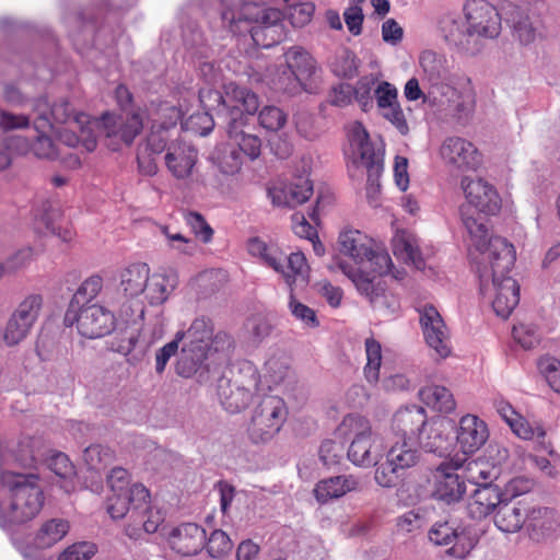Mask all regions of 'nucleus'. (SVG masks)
I'll list each match as a JSON object with an SVG mask.
<instances>
[{"mask_svg":"<svg viewBox=\"0 0 560 560\" xmlns=\"http://www.w3.org/2000/svg\"><path fill=\"white\" fill-rule=\"evenodd\" d=\"M463 470V480L475 485L488 483L492 478V467L483 459H471L468 462H454Z\"/></svg>","mask_w":560,"mask_h":560,"instance_id":"obj_44","label":"nucleus"},{"mask_svg":"<svg viewBox=\"0 0 560 560\" xmlns=\"http://www.w3.org/2000/svg\"><path fill=\"white\" fill-rule=\"evenodd\" d=\"M419 320L427 346L440 359L452 354L451 332L440 312L433 305L419 310Z\"/></svg>","mask_w":560,"mask_h":560,"instance_id":"obj_16","label":"nucleus"},{"mask_svg":"<svg viewBox=\"0 0 560 560\" xmlns=\"http://www.w3.org/2000/svg\"><path fill=\"white\" fill-rule=\"evenodd\" d=\"M166 540L177 555L192 557L205 547L206 530L195 523H184L171 528L166 534Z\"/></svg>","mask_w":560,"mask_h":560,"instance_id":"obj_25","label":"nucleus"},{"mask_svg":"<svg viewBox=\"0 0 560 560\" xmlns=\"http://www.w3.org/2000/svg\"><path fill=\"white\" fill-rule=\"evenodd\" d=\"M502 501V493L498 487L490 483L481 485L471 495L467 511L472 518L481 520L493 511L497 512Z\"/></svg>","mask_w":560,"mask_h":560,"instance_id":"obj_36","label":"nucleus"},{"mask_svg":"<svg viewBox=\"0 0 560 560\" xmlns=\"http://www.w3.org/2000/svg\"><path fill=\"white\" fill-rule=\"evenodd\" d=\"M442 158L456 168L475 172L482 164V154L469 140L462 137H448L441 147Z\"/></svg>","mask_w":560,"mask_h":560,"instance_id":"obj_24","label":"nucleus"},{"mask_svg":"<svg viewBox=\"0 0 560 560\" xmlns=\"http://www.w3.org/2000/svg\"><path fill=\"white\" fill-rule=\"evenodd\" d=\"M176 284L174 277L162 273L149 275V281L144 290L145 299L152 305L162 304L168 299Z\"/></svg>","mask_w":560,"mask_h":560,"instance_id":"obj_42","label":"nucleus"},{"mask_svg":"<svg viewBox=\"0 0 560 560\" xmlns=\"http://www.w3.org/2000/svg\"><path fill=\"white\" fill-rule=\"evenodd\" d=\"M250 36L256 46L269 48L279 44L285 36L283 25L253 26Z\"/></svg>","mask_w":560,"mask_h":560,"instance_id":"obj_52","label":"nucleus"},{"mask_svg":"<svg viewBox=\"0 0 560 560\" xmlns=\"http://www.w3.org/2000/svg\"><path fill=\"white\" fill-rule=\"evenodd\" d=\"M165 164L173 175H191L198 161V151L186 142H176L168 147Z\"/></svg>","mask_w":560,"mask_h":560,"instance_id":"obj_35","label":"nucleus"},{"mask_svg":"<svg viewBox=\"0 0 560 560\" xmlns=\"http://www.w3.org/2000/svg\"><path fill=\"white\" fill-rule=\"evenodd\" d=\"M529 504L522 500H502L495 514L494 524L503 533H517L526 523Z\"/></svg>","mask_w":560,"mask_h":560,"instance_id":"obj_32","label":"nucleus"},{"mask_svg":"<svg viewBox=\"0 0 560 560\" xmlns=\"http://www.w3.org/2000/svg\"><path fill=\"white\" fill-rule=\"evenodd\" d=\"M539 7L540 8L536 5L534 9H528L527 11L513 3H508L506 7H504L505 19L512 26L513 36L523 45L532 44L541 35L544 25L537 12L544 8V4L540 3Z\"/></svg>","mask_w":560,"mask_h":560,"instance_id":"obj_22","label":"nucleus"},{"mask_svg":"<svg viewBox=\"0 0 560 560\" xmlns=\"http://www.w3.org/2000/svg\"><path fill=\"white\" fill-rule=\"evenodd\" d=\"M537 368L550 388L560 393V360L545 355L538 360Z\"/></svg>","mask_w":560,"mask_h":560,"instance_id":"obj_58","label":"nucleus"},{"mask_svg":"<svg viewBox=\"0 0 560 560\" xmlns=\"http://www.w3.org/2000/svg\"><path fill=\"white\" fill-rule=\"evenodd\" d=\"M44 299L42 294H27L12 312L21 322H25L31 327L37 322L43 308Z\"/></svg>","mask_w":560,"mask_h":560,"instance_id":"obj_47","label":"nucleus"},{"mask_svg":"<svg viewBox=\"0 0 560 560\" xmlns=\"http://www.w3.org/2000/svg\"><path fill=\"white\" fill-rule=\"evenodd\" d=\"M31 226L37 234H52L66 243L74 236L69 226L62 225L61 207L55 200H44L33 207Z\"/></svg>","mask_w":560,"mask_h":560,"instance_id":"obj_20","label":"nucleus"},{"mask_svg":"<svg viewBox=\"0 0 560 560\" xmlns=\"http://www.w3.org/2000/svg\"><path fill=\"white\" fill-rule=\"evenodd\" d=\"M340 268L354 283L357 290L370 300L375 310L383 312L385 315H392L398 311V299L386 292L382 279L370 277L368 273L354 270L345 264H340Z\"/></svg>","mask_w":560,"mask_h":560,"instance_id":"obj_15","label":"nucleus"},{"mask_svg":"<svg viewBox=\"0 0 560 560\" xmlns=\"http://www.w3.org/2000/svg\"><path fill=\"white\" fill-rule=\"evenodd\" d=\"M494 407L500 417L506 422L512 431L523 440L534 441L539 448L548 451L552 457H559L551 448L549 443L546 441V431L539 424H530L524 419L512 405L503 399H498L494 402Z\"/></svg>","mask_w":560,"mask_h":560,"instance_id":"obj_21","label":"nucleus"},{"mask_svg":"<svg viewBox=\"0 0 560 560\" xmlns=\"http://www.w3.org/2000/svg\"><path fill=\"white\" fill-rule=\"evenodd\" d=\"M459 466L454 460L441 463L432 476V497L444 504L458 503L466 493V483L458 474Z\"/></svg>","mask_w":560,"mask_h":560,"instance_id":"obj_17","label":"nucleus"},{"mask_svg":"<svg viewBox=\"0 0 560 560\" xmlns=\"http://www.w3.org/2000/svg\"><path fill=\"white\" fill-rule=\"evenodd\" d=\"M330 68L337 77L351 79L358 73L357 57L351 50L342 48L335 54Z\"/></svg>","mask_w":560,"mask_h":560,"instance_id":"obj_48","label":"nucleus"},{"mask_svg":"<svg viewBox=\"0 0 560 560\" xmlns=\"http://www.w3.org/2000/svg\"><path fill=\"white\" fill-rule=\"evenodd\" d=\"M358 487L359 480L354 476L341 475L318 481L314 489V495L319 503H326L357 490Z\"/></svg>","mask_w":560,"mask_h":560,"instance_id":"obj_37","label":"nucleus"},{"mask_svg":"<svg viewBox=\"0 0 560 560\" xmlns=\"http://www.w3.org/2000/svg\"><path fill=\"white\" fill-rule=\"evenodd\" d=\"M213 335V325L206 317L196 318L186 331H177V338L183 341L180 357L176 371L180 376L189 377L207 358L209 342Z\"/></svg>","mask_w":560,"mask_h":560,"instance_id":"obj_7","label":"nucleus"},{"mask_svg":"<svg viewBox=\"0 0 560 560\" xmlns=\"http://www.w3.org/2000/svg\"><path fill=\"white\" fill-rule=\"evenodd\" d=\"M462 187L468 205L460 208L462 221L464 222V212L472 217L488 228L480 213L488 215L497 214L501 209V197L495 187L487 180L486 177H464ZM491 237L487 236L488 242Z\"/></svg>","mask_w":560,"mask_h":560,"instance_id":"obj_10","label":"nucleus"},{"mask_svg":"<svg viewBox=\"0 0 560 560\" xmlns=\"http://www.w3.org/2000/svg\"><path fill=\"white\" fill-rule=\"evenodd\" d=\"M70 530V523L60 517L47 520L40 524L33 538L35 549H48L61 541Z\"/></svg>","mask_w":560,"mask_h":560,"instance_id":"obj_39","label":"nucleus"},{"mask_svg":"<svg viewBox=\"0 0 560 560\" xmlns=\"http://www.w3.org/2000/svg\"><path fill=\"white\" fill-rule=\"evenodd\" d=\"M364 265L369 267L377 278L392 276L395 280H401L405 271L394 267L392 258L386 249L374 244L372 253L368 256Z\"/></svg>","mask_w":560,"mask_h":560,"instance_id":"obj_43","label":"nucleus"},{"mask_svg":"<svg viewBox=\"0 0 560 560\" xmlns=\"http://www.w3.org/2000/svg\"><path fill=\"white\" fill-rule=\"evenodd\" d=\"M248 253L258 257L262 264L282 276L290 287L288 307L291 315L306 328H317L319 320L316 312L300 302L293 294V287L308 282L310 267L303 253H291L285 255L277 245L266 244L258 237L248 241Z\"/></svg>","mask_w":560,"mask_h":560,"instance_id":"obj_3","label":"nucleus"},{"mask_svg":"<svg viewBox=\"0 0 560 560\" xmlns=\"http://www.w3.org/2000/svg\"><path fill=\"white\" fill-rule=\"evenodd\" d=\"M288 410L284 400L275 395L265 396L254 408L248 434L255 443L270 441L282 428Z\"/></svg>","mask_w":560,"mask_h":560,"instance_id":"obj_12","label":"nucleus"},{"mask_svg":"<svg viewBox=\"0 0 560 560\" xmlns=\"http://www.w3.org/2000/svg\"><path fill=\"white\" fill-rule=\"evenodd\" d=\"M35 109L38 112V116L45 113L50 119L51 124H67L73 120V109L67 100H60L54 103L50 107L47 98H38L35 104Z\"/></svg>","mask_w":560,"mask_h":560,"instance_id":"obj_46","label":"nucleus"},{"mask_svg":"<svg viewBox=\"0 0 560 560\" xmlns=\"http://www.w3.org/2000/svg\"><path fill=\"white\" fill-rule=\"evenodd\" d=\"M97 551L95 544L80 541L68 546L59 556L58 560H91Z\"/></svg>","mask_w":560,"mask_h":560,"instance_id":"obj_62","label":"nucleus"},{"mask_svg":"<svg viewBox=\"0 0 560 560\" xmlns=\"http://www.w3.org/2000/svg\"><path fill=\"white\" fill-rule=\"evenodd\" d=\"M447 90L451 93L447 101L453 118L459 125L466 126L476 110V92L471 80L468 77H462L456 82V86H447Z\"/></svg>","mask_w":560,"mask_h":560,"instance_id":"obj_26","label":"nucleus"},{"mask_svg":"<svg viewBox=\"0 0 560 560\" xmlns=\"http://www.w3.org/2000/svg\"><path fill=\"white\" fill-rule=\"evenodd\" d=\"M143 505L131 510L130 523H127L125 527L126 535L131 539H139L144 533H155L164 521L163 513L150 504V499H147Z\"/></svg>","mask_w":560,"mask_h":560,"instance_id":"obj_31","label":"nucleus"},{"mask_svg":"<svg viewBox=\"0 0 560 560\" xmlns=\"http://www.w3.org/2000/svg\"><path fill=\"white\" fill-rule=\"evenodd\" d=\"M249 124L232 125L226 127V133L237 149L218 152L213 160L222 175H237L244 164V156L248 161H256L261 154V139L246 131Z\"/></svg>","mask_w":560,"mask_h":560,"instance_id":"obj_9","label":"nucleus"},{"mask_svg":"<svg viewBox=\"0 0 560 560\" xmlns=\"http://www.w3.org/2000/svg\"><path fill=\"white\" fill-rule=\"evenodd\" d=\"M147 499H150L149 490L143 485L135 482L129 491L110 492L107 497L106 510L112 518L120 520L127 516L130 523L131 510L144 506Z\"/></svg>","mask_w":560,"mask_h":560,"instance_id":"obj_28","label":"nucleus"},{"mask_svg":"<svg viewBox=\"0 0 560 560\" xmlns=\"http://www.w3.org/2000/svg\"><path fill=\"white\" fill-rule=\"evenodd\" d=\"M48 467L52 472L65 480L63 485L60 487L67 492H70L73 489V486L70 485L68 479L74 475V467L68 456L63 453L52 454L48 459Z\"/></svg>","mask_w":560,"mask_h":560,"instance_id":"obj_57","label":"nucleus"},{"mask_svg":"<svg viewBox=\"0 0 560 560\" xmlns=\"http://www.w3.org/2000/svg\"><path fill=\"white\" fill-rule=\"evenodd\" d=\"M222 5L221 16L230 26L245 21L255 23L254 26L283 25V13L276 8L259 5L243 0H220Z\"/></svg>","mask_w":560,"mask_h":560,"instance_id":"obj_13","label":"nucleus"},{"mask_svg":"<svg viewBox=\"0 0 560 560\" xmlns=\"http://www.w3.org/2000/svg\"><path fill=\"white\" fill-rule=\"evenodd\" d=\"M477 540L476 534L470 528L456 527L455 537L447 553L452 557L464 559L475 548Z\"/></svg>","mask_w":560,"mask_h":560,"instance_id":"obj_51","label":"nucleus"},{"mask_svg":"<svg viewBox=\"0 0 560 560\" xmlns=\"http://www.w3.org/2000/svg\"><path fill=\"white\" fill-rule=\"evenodd\" d=\"M393 253L397 259L422 270L425 257L420 247L419 238L407 230H397L392 240Z\"/></svg>","mask_w":560,"mask_h":560,"instance_id":"obj_34","label":"nucleus"},{"mask_svg":"<svg viewBox=\"0 0 560 560\" xmlns=\"http://www.w3.org/2000/svg\"><path fill=\"white\" fill-rule=\"evenodd\" d=\"M488 439L489 429L482 419L470 413L460 418L456 440L464 454L476 453L486 444Z\"/></svg>","mask_w":560,"mask_h":560,"instance_id":"obj_29","label":"nucleus"},{"mask_svg":"<svg viewBox=\"0 0 560 560\" xmlns=\"http://www.w3.org/2000/svg\"><path fill=\"white\" fill-rule=\"evenodd\" d=\"M468 36L495 38L502 28L498 9L487 0H467L463 7Z\"/></svg>","mask_w":560,"mask_h":560,"instance_id":"obj_14","label":"nucleus"},{"mask_svg":"<svg viewBox=\"0 0 560 560\" xmlns=\"http://www.w3.org/2000/svg\"><path fill=\"white\" fill-rule=\"evenodd\" d=\"M419 398L428 407L440 412L448 413L456 407L455 399L450 389L435 384L422 387L419 390Z\"/></svg>","mask_w":560,"mask_h":560,"instance_id":"obj_41","label":"nucleus"},{"mask_svg":"<svg viewBox=\"0 0 560 560\" xmlns=\"http://www.w3.org/2000/svg\"><path fill=\"white\" fill-rule=\"evenodd\" d=\"M230 537L221 529L211 533L206 544L207 552L212 558H222L232 550Z\"/></svg>","mask_w":560,"mask_h":560,"instance_id":"obj_61","label":"nucleus"},{"mask_svg":"<svg viewBox=\"0 0 560 560\" xmlns=\"http://www.w3.org/2000/svg\"><path fill=\"white\" fill-rule=\"evenodd\" d=\"M442 428V421L427 422V432L419 439L420 446L427 452L443 455L447 450V439Z\"/></svg>","mask_w":560,"mask_h":560,"instance_id":"obj_45","label":"nucleus"},{"mask_svg":"<svg viewBox=\"0 0 560 560\" xmlns=\"http://www.w3.org/2000/svg\"><path fill=\"white\" fill-rule=\"evenodd\" d=\"M420 456L419 441L394 436L386 460L375 469V482L383 488L395 487L404 472L418 464Z\"/></svg>","mask_w":560,"mask_h":560,"instance_id":"obj_8","label":"nucleus"},{"mask_svg":"<svg viewBox=\"0 0 560 560\" xmlns=\"http://www.w3.org/2000/svg\"><path fill=\"white\" fill-rule=\"evenodd\" d=\"M114 459V452L100 444L91 445L83 452V460L91 470H101Z\"/></svg>","mask_w":560,"mask_h":560,"instance_id":"obj_53","label":"nucleus"},{"mask_svg":"<svg viewBox=\"0 0 560 560\" xmlns=\"http://www.w3.org/2000/svg\"><path fill=\"white\" fill-rule=\"evenodd\" d=\"M32 328L11 314L2 334H0V340L2 339L7 346H15L27 337Z\"/></svg>","mask_w":560,"mask_h":560,"instance_id":"obj_55","label":"nucleus"},{"mask_svg":"<svg viewBox=\"0 0 560 560\" xmlns=\"http://www.w3.org/2000/svg\"><path fill=\"white\" fill-rule=\"evenodd\" d=\"M464 226L471 246L478 253L474 257L482 299L491 304L495 314L508 318L520 302V287L510 276L516 253L512 243L501 236L487 241L485 225L464 212Z\"/></svg>","mask_w":560,"mask_h":560,"instance_id":"obj_1","label":"nucleus"},{"mask_svg":"<svg viewBox=\"0 0 560 560\" xmlns=\"http://www.w3.org/2000/svg\"><path fill=\"white\" fill-rule=\"evenodd\" d=\"M314 192L308 177H284L268 184L267 195L276 207L294 208L306 202Z\"/></svg>","mask_w":560,"mask_h":560,"instance_id":"obj_19","label":"nucleus"},{"mask_svg":"<svg viewBox=\"0 0 560 560\" xmlns=\"http://www.w3.org/2000/svg\"><path fill=\"white\" fill-rule=\"evenodd\" d=\"M512 336L523 349L529 350L539 345L541 334L538 327L532 323H518L512 329Z\"/></svg>","mask_w":560,"mask_h":560,"instance_id":"obj_54","label":"nucleus"},{"mask_svg":"<svg viewBox=\"0 0 560 560\" xmlns=\"http://www.w3.org/2000/svg\"><path fill=\"white\" fill-rule=\"evenodd\" d=\"M366 364L364 366V375L368 382L376 383L380 377V369L382 363V347L378 341L373 338L365 340Z\"/></svg>","mask_w":560,"mask_h":560,"instance_id":"obj_49","label":"nucleus"},{"mask_svg":"<svg viewBox=\"0 0 560 560\" xmlns=\"http://www.w3.org/2000/svg\"><path fill=\"white\" fill-rule=\"evenodd\" d=\"M150 268L147 264H131L120 271L119 287L127 298H137L144 293L149 281Z\"/></svg>","mask_w":560,"mask_h":560,"instance_id":"obj_40","label":"nucleus"},{"mask_svg":"<svg viewBox=\"0 0 560 560\" xmlns=\"http://www.w3.org/2000/svg\"><path fill=\"white\" fill-rule=\"evenodd\" d=\"M428 417L425 410L417 405L398 409L392 419V432L395 438L419 441L427 432Z\"/></svg>","mask_w":560,"mask_h":560,"instance_id":"obj_27","label":"nucleus"},{"mask_svg":"<svg viewBox=\"0 0 560 560\" xmlns=\"http://www.w3.org/2000/svg\"><path fill=\"white\" fill-rule=\"evenodd\" d=\"M161 232L165 235L168 246L179 254L192 256L197 252L198 245L194 240L180 233H172L166 225L161 226Z\"/></svg>","mask_w":560,"mask_h":560,"instance_id":"obj_60","label":"nucleus"},{"mask_svg":"<svg viewBox=\"0 0 560 560\" xmlns=\"http://www.w3.org/2000/svg\"><path fill=\"white\" fill-rule=\"evenodd\" d=\"M363 1L364 0H350L349 7L343 12L345 23L348 31L353 36H358L362 33L364 15L360 3Z\"/></svg>","mask_w":560,"mask_h":560,"instance_id":"obj_63","label":"nucleus"},{"mask_svg":"<svg viewBox=\"0 0 560 560\" xmlns=\"http://www.w3.org/2000/svg\"><path fill=\"white\" fill-rule=\"evenodd\" d=\"M156 140L158 136H150L144 149H140L138 152L137 161L140 175H156L158 173V164L153 152L160 151L164 144H155Z\"/></svg>","mask_w":560,"mask_h":560,"instance_id":"obj_50","label":"nucleus"},{"mask_svg":"<svg viewBox=\"0 0 560 560\" xmlns=\"http://www.w3.org/2000/svg\"><path fill=\"white\" fill-rule=\"evenodd\" d=\"M340 438L351 439L349 460L359 467L375 466L384 455L383 440L372 430L370 420L359 413H349L336 429Z\"/></svg>","mask_w":560,"mask_h":560,"instance_id":"obj_4","label":"nucleus"},{"mask_svg":"<svg viewBox=\"0 0 560 560\" xmlns=\"http://www.w3.org/2000/svg\"><path fill=\"white\" fill-rule=\"evenodd\" d=\"M266 377L270 380L273 385L283 382L290 374V360L283 354H275L270 357L265 364Z\"/></svg>","mask_w":560,"mask_h":560,"instance_id":"obj_56","label":"nucleus"},{"mask_svg":"<svg viewBox=\"0 0 560 560\" xmlns=\"http://www.w3.org/2000/svg\"><path fill=\"white\" fill-rule=\"evenodd\" d=\"M259 384L257 369L248 361L218 381V396L223 408L235 413L246 408Z\"/></svg>","mask_w":560,"mask_h":560,"instance_id":"obj_6","label":"nucleus"},{"mask_svg":"<svg viewBox=\"0 0 560 560\" xmlns=\"http://www.w3.org/2000/svg\"><path fill=\"white\" fill-rule=\"evenodd\" d=\"M259 97L246 86L225 84L226 127L249 124L259 108Z\"/></svg>","mask_w":560,"mask_h":560,"instance_id":"obj_18","label":"nucleus"},{"mask_svg":"<svg viewBox=\"0 0 560 560\" xmlns=\"http://www.w3.org/2000/svg\"><path fill=\"white\" fill-rule=\"evenodd\" d=\"M63 323L68 327L77 324L81 336L96 339L109 335L115 329L116 318L112 310L98 303L75 310L72 302L65 314Z\"/></svg>","mask_w":560,"mask_h":560,"instance_id":"obj_11","label":"nucleus"},{"mask_svg":"<svg viewBox=\"0 0 560 560\" xmlns=\"http://www.w3.org/2000/svg\"><path fill=\"white\" fill-rule=\"evenodd\" d=\"M34 128L38 131V136L32 145V150L37 158L48 160L60 159L62 164L71 170L80 166L81 159L77 152H63L50 137L45 135L46 129L52 128V124L45 113H42L34 120Z\"/></svg>","mask_w":560,"mask_h":560,"instance_id":"obj_23","label":"nucleus"},{"mask_svg":"<svg viewBox=\"0 0 560 560\" xmlns=\"http://www.w3.org/2000/svg\"><path fill=\"white\" fill-rule=\"evenodd\" d=\"M525 527L533 540L540 541L555 536L560 527V522L552 509L529 505Z\"/></svg>","mask_w":560,"mask_h":560,"instance_id":"obj_33","label":"nucleus"},{"mask_svg":"<svg viewBox=\"0 0 560 560\" xmlns=\"http://www.w3.org/2000/svg\"><path fill=\"white\" fill-rule=\"evenodd\" d=\"M71 128H60L56 136L58 145L66 149L92 152L96 149L97 136L95 130L103 127L106 145L112 151L119 150L121 144L130 145L142 129V119L139 114L126 115L103 114L101 120L91 119L86 114H75Z\"/></svg>","mask_w":560,"mask_h":560,"instance_id":"obj_2","label":"nucleus"},{"mask_svg":"<svg viewBox=\"0 0 560 560\" xmlns=\"http://www.w3.org/2000/svg\"><path fill=\"white\" fill-rule=\"evenodd\" d=\"M420 66L431 81L441 79L444 72L442 58L432 50H425L421 54Z\"/></svg>","mask_w":560,"mask_h":560,"instance_id":"obj_64","label":"nucleus"},{"mask_svg":"<svg viewBox=\"0 0 560 560\" xmlns=\"http://www.w3.org/2000/svg\"><path fill=\"white\" fill-rule=\"evenodd\" d=\"M374 244L375 242L372 238L358 230H348L339 235L340 253L351 258L358 267L364 265L368 256L372 253ZM340 264H343V261L338 262V268L341 270ZM347 266L350 267L348 264ZM353 269L363 272L360 268L353 267Z\"/></svg>","mask_w":560,"mask_h":560,"instance_id":"obj_30","label":"nucleus"},{"mask_svg":"<svg viewBox=\"0 0 560 560\" xmlns=\"http://www.w3.org/2000/svg\"><path fill=\"white\" fill-rule=\"evenodd\" d=\"M347 145L345 158L347 167L368 175H381L384 171L385 150L371 141L362 122L353 121L346 127Z\"/></svg>","mask_w":560,"mask_h":560,"instance_id":"obj_5","label":"nucleus"},{"mask_svg":"<svg viewBox=\"0 0 560 560\" xmlns=\"http://www.w3.org/2000/svg\"><path fill=\"white\" fill-rule=\"evenodd\" d=\"M258 121L261 128L269 131H278L284 127L287 115L277 106L268 105L262 107L258 114Z\"/></svg>","mask_w":560,"mask_h":560,"instance_id":"obj_59","label":"nucleus"},{"mask_svg":"<svg viewBox=\"0 0 560 560\" xmlns=\"http://www.w3.org/2000/svg\"><path fill=\"white\" fill-rule=\"evenodd\" d=\"M284 58L291 75L300 85H304L316 70L315 59L301 46L289 48Z\"/></svg>","mask_w":560,"mask_h":560,"instance_id":"obj_38","label":"nucleus"}]
</instances>
